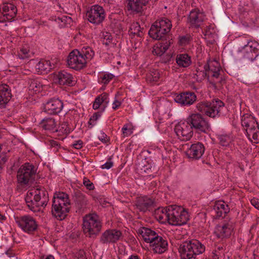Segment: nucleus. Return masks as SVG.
Instances as JSON below:
<instances>
[{
	"mask_svg": "<svg viewBox=\"0 0 259 259\" xmlns=\"http://www.w3.org/2000/svg\"><path fill=\"white\" fill-rule=\"evenodd\" d=\"M113 165V163L111 161V158L109 157L107 161L101 166L102 169H109L111 168Z\"/></svg>",
	"mask_w": 259,
	"mask_h": 259,
	"instance_id": "obj_58",
	"label": "nucleus"
},
{
	"mask_svg": "<svg viewBox=\"0 0 259 259\" xmlns=\"http://www.w3.org/2000/svg\"><path fill=\"white\" fill-rule=\"evenodd\" d=\"M49 145L51 147H54V148H56L57 149V150L59 148H60V144H59V143L56 141H55L54 140H50L49 141Z\"/></svg>",
	"mask_w": 259,
	"mask_h": 259,
	"instance_id": "obj_62",
	"label": "nucleus"
},
{
	"mask_svg": "<svg viewBox=\"0 0 259 259\" xmlns=\"http://www.w3.org/2000/svg\"><path fill=\"white\" fill-rule=\"evenodd\" d=\"M167 206L165 208H158L155 212L156 218L160 221H167L169 223V216L168 215Z\"/></svg>",
	"mask_w": 259,
	"mask_h": 259,
	"instance_id": "obj_39",
	"label": "nucleus"
},
{
	"mask_svg": "<svg viewBox=\"0 0 259 259\" xmlns=\"http://www.w3.org/2000/svg\"><path fill=\"white\" fill-rule=\"evenodd\" d=\"M114 75L112 73H106L100 77V81L104 84H108L110 81L114 77Z\"/></svg>",
	"mask_w": 259,
	"mask_h": 259,
	"instance_id": "obj_50",
	"label": "nucleus"
},
{
	"mask_svg": "<svg viewBox=\"0 0 259 259\" xmlns=\"http://www.w3.org/2000/svg\"><path fill=\"white\" fill-rule=\"evenodd\" d=\"M150 246L154 253L162 254L167 250L168 242L165 238L158 235L150 243Z\"/></svg>",
	"mask_w": 259,
	"mask_h": 259,
	"instance_id": "obj_21",
	"label": "nucleus"
},
{
	"mask_svg": "<svg viewBox=\"0 0 259 259\" xmlns=\"http://www.w3.org/2000/svg\"><path fill=\"white\" fill-rule=\"evenodd\" d=\"M8 159V157L6 153L2 152L0 154V173L4 168Z\"/></svg>",
	"mask_w": 259,
	"mask_h": 259,
	"instance_id": "obj_51",
	"label": "nucleus"
},
{
	"mask_svg": "<svg viewBox=\"0 0 259 259\" xmlns=\"http://www.w3.org/2000/svg\"><path fill=\"white\" fill-rule=\"evenodd\" d=\"M86 16L88 21L95 25L102 23L105 18L104 9L99 5L92 6L87 11Z\"/></svg>",
	"mask_w": 259,
	"mask_h": 259,
	"instance_id": "obj_12",
	"label": "nucleus"
},
{
	"mask_svg": "<svg viewBox=\"0 0 259 259\" xmlns=\"http://www.w3.org/2000/svg\"><path fill=\"white\" fill-rule=\"evenodd\" d=\"M79 52L80 55L84 58L86 63L93 58L95 54L94 51L89 47H83Z\"/></svg>",
	"mask_w": 259,
	"mask_h": 259,
	"instance_id": "obj_38",
	"label": "nucleus"
},
{
	"mask_svg": "<svg viewBox=\"0 0 259 259\" xmlns=\"http://www.w3.org/2000/svg\"><path fill=\"white\" fill-rule=\"evenodd\" d=\"M40 126L45 130L55 132L57 131V122L52 117L44 118L39 123Z\"/></svg>",
	"mask_w": 259,
	"mask_h": 259,
	"instance_id": "obj_34",
	"label": "nucleus"
},
{
	"mask_svg": "<svg viewBox=\"0 0 259 259\" xmlns=\"http://www.w3.org/2000/svg\"><path fill=\"white\" fill-rule=\"evenodd\" d=\"M135 205L140 211L146 212L153 209L155 206V201L152 197L143 196L137 198Z\"/></svg>",
	"mask_w": 259,
	"mask_h": 259,
	"instance_id": "obj_18",
	"label": "nucleus"
},
{
	"mask_svg": "<svg viewBox=\"0 0 259 259\" xmlns=\"http://www.w3.org/2000/svg\"><path fill=\"white\" fill-rule=\"evenodd\" d=\"M172 27L171 21L163 17L156 20L149 30L150 37L161 41H172L170 31Z\"/></svg>",
	"mask_w": 259,
	"mask_h": 259,
	"instance_id": "obj_2",
	"label": "nucleus"
},
{
	"mask_svg": "<svg viewBox=\"0 0 259 259\" xmlns=\"http://www.w3.org/2000/svg\"><path fill=\"white\" fill-rule=\"evenodd\" d=\"M196 100V95L192 92H182L174 97L175 101L182 106H189L193 104Z\"/></svg>",
	"mask_w": 259,
	"mask_h": 259,
	"instance_id": "obj_16",
	"label": "nucleus"
},
{
	"mask_svg": "<svg viewBox=\"0 0 259 259\" xmlns=\"http://www.w3.org/2000/svg\"><path fill=\"white\" fill-rule=\"evenodd\" d=\"M186 121L190 125L192 129L198 133H208L210 130V125L205 118L200 113H193L189 115Z\"/></svg>",
	"mask_w": 259,
	"mask_h": 259,
	"instance_id": "obj_9",
	"label": "nucleus"
},
{
	"mask_svg": "<svg viewBox=\"0 0 259 259\" xmlns=\"http://www.w3.org/2000/svg\"><path fill=\"white\" fill-rule=\"evenodd\" d=\"M196 108L202 114L213 119L224 116L226 110L224 103L219 99L211 102H200L197 104Z\"/></svg>",
	"mask_w": 259,
	"mask_h": 259,
	"instance_id": "obj_3",
	"label": "nucleus"
},
{
	"mask_svg": "<svg viewBox=\"0 0 259 259\" xmlns=\"http://www.w3.org/2000/svg\"><path fill=\"white\" fill-rule=\"evenodd\" d=\"M176 63L180 67H187L191 64V57L187 54H180L177 56Z\"/></svg>",
	"mask_w": 259,
	"mask_h": 259,
	"instance_id": "obj_35",
	"label": "nucleus"
},
{
	"mask_svg": "<svg viewBox=\"0 0 259 259\" xmlns=\"http://www.w3.org/2000/svg\"><path fill=\"white\" fill-rule=\"evenodd\" d=\"M218 139L220 144L223 146H228L231 141L230 137L227 135H220Z\"/></svg>",
	"mask_w": 259,
	"mask_h": 259,
	"instance_id": "obj_48",
	"label": "nucleus"
},
{
	"mask_svg": "<svg viewBox=\"0 0 259 259\" xmlns=\"http://www.w3.org/2000/svg\"><path fill=\"white\" fill-rule=\"evenodd\" d=\"M238 52L244 59L251 62L256 60L259 57V43L255 40H248L246 45L239 48Z\"/></svg>",
	"mask_w": 259,
	"mask_h": 259,
	"instance_id": "obj_10",
	"label": "nucleus"
},
{
	"mask_svg": "<svg viewBox=\"0 0 259 259\" xmlns=\"http://www.w3.org/2000/svg\"><path fill=\"white\" fill-rule=\"evenodd\" d=\"M174 131L178 138L182 141L189 140L193 134V130L187 121L177 124Z\"/></svg>",
	"mask_w": 259,
	"mask_h": 259,
	"instance_id": "obj_14",
	"label": "nucleus"
},
{
	"mask_svg": "<svg viewBox=\"0 0 259 259\" xmlns=\"http://www.w3.org/2000/svg\"><path fill=\"white\" fill-rule=\"evenodd\" d=\"M241 123L248 139L254 143H259V125L255 118L245 114L241 118Z\"/></svg>",
	"mask_w": 259,
	"mask_h": 259,
	"instance_id": "obj_6",
	"label": "nucleus"
},
{
	"mask_svg": "<svg viewBox=\"0 0 259 259\" xmlns=\"http://www.w3.org/2000/svg\"><path fill=\"white\" fill-rule=\"evenodd\" d=\"M224 248L223 245H218L216 246L215 249L213 250L214 253H220V255H224Z\"/></svg>",
	"mask_w": 259,
	"mask_h": 259,
	"instance_id": "obj_60",
	"label": "nucleus"
},
{
	"mask_svg": "<svg viewBox=\"0 0 259 259\" xmlns=\"http://www.w3.org/2000/svg\"><path fill=\"white\" fill-rule=\"evenodd\" d=\"M42 84L37 79H32L29 82V90H32L34 92H39L42 88Z\"/></svg>",
	"mask_w": 259,
	"mask_h": 259,
	"instance_id": "obj_43",
	"label": "nucleus"
},
{
	"mask_svg": "<svg viewBox=\"0 0 259 259\" xmlns=\"http://www.w3.org/2000/svg\"><path fill=\"white\" fill-rule=\"evenodd\" d=\"M118 94V93L115 95V99L112 104V108L114 110H117L120 106L122 103L121 100L117 99Z\"/></svg>",
	"mask_w": 259,
	"mask_h": 259,
	"instance_id": "obj_56",
	"label": "nucleus"
},
{
	"mask_svg": "<svg viewBox=\"0 0 259 259\" xmlns=\"http://www.w3.org/2000/svg\"><path fill=\"white\" fill-rule=\"evenodd\" d=\"M138 233L142 236L145 242L149 243L159 235L155 231L144 227L140 228Z\"/></svg>",
	"mask_w": 259,
	"mask_h": 259,
	"instance_id": "obj_27",
	"label": "nucleus"
},
{
	"mask_svg": "<svg viewBox=\"0 0 259 259\" xmlns=\"http://www.w3.org/2000/svg\"><path fill=\"white\" fill-rule=\"evenodd\" d=\"M195 75L197 76V79L200 81L204 79L207 76H209L207 71L204 69V70L202 71L197 70Z\"/></svg>",
	"mask_w": 259,
	"mask_h": 259,
	"instance_id": "obj_53",
	"label": "nucleus"
},
{
	"mask_svg": "<svg viewBox=\"0 0 259 259\" xmlns=\"http://www.w3.org/2000/svg\"><path fill=\"white\" fill-rule=\"evenodd\" d=\"M79 50L75 49L71 52L68 56V66L76 70L83 69L86 65L85 59L80 55Z\"/></svg>",
	"mask_w": 259,
	"mask_h": 259,
	"instance_id": "obj_13",
	"label": "nucleus"
},
{
	"mask_svg": "<svg viewBox=\"0 0 259 259\" xmlns=\"http://www.w3.org/2000/svg\"><path fill=\"white\" fill-rule=\"evenodd\" d=\"M55 67V64L49 60H41L35 65L38 73L47 74Z\"/></svg>",
	"mask_w": 259,
	"mask_h": 259,
	"instance_id": "obj_29",
	"label": "nucleus"
},
{
	"mask_svg": "<svg viewBox=\"0 0 259 259\" xmlns=\"http://www.w3.org/2000/svg\"><path fill=\"white\" fill-rule=\"evenodd\" d=\"M83 184L86 188L89 190H93L95 189L94 184L90 181V180L87 178H84L83 180Z\"/></svg>",
	"mask_w": 259,
	"mask_h": 259,
	"instance_id": "obj_54",
	"label": "nucleus"
},
{
	"mask_svg": "<svg viewBox=\"0 0 259 259\" xmlns=\"http://www.w3.org/2000/svg\"><path fill=\"white\" fill-rule=\"evenodd\" d=\"M63 107V104L59 99L52 98L45 105V111L49 114L56 115L60 113Z\"/></svg>",
	"mask_w": 259,
	"mask_h": 259,
	"instance_id": "obj_22",
	"label": "nucleus"
},
{
	"mask_svg": "<svg viewBox=\"0 0 259 259\" xmlns=\"http://www.w3.org/2000/svg\"><path fill=\"white\" fill-rule=\"evenodd\" d=\"M229 211L230 207L225 201H218L213 206L212 213L215 219H223Z\"/></svg>",
	"mask_w": 259,
	"mask_h": 259,
	"instance_id": "obj_23",
	"label": "nucleus"
},
{
	"mask_svg": "<svg viewBox=\"0 0 259 259\" xmlns=\"http://www.w3.org/2000/svg\"><path fill=\"white\" fill-rule=\"evenodd\" d=\"M204 38L207 40L208 44L212 45L215 42L216 34L210 26H207L203 32Z\"/></svg>",
	"mask_w": 259,
	"mask_h": 259,
	"instance_id": "obj_37",
	"label": "nucleus"
},
{
	"mask_svg": "<svg viewBox=\"0 0 259 259\" xmlns=\"http://www.w3.org/2000/svg\"><path fill=\"white\" fill-rule=\"evenodd\" d=\"M203 16L197 11L192 10L188 17V22L192 27H199L203 21Z\"/></svg>",
	"mask_w": 259,
	"mask_h": 259,
	"instance_id": "obj_28",
	"label": "nucleus"
},
{
	"mask_svg": "<svg viewBox=\"0 0 259 259\" xmlns=\"http://www.w3.org/2000/svg\"><path fill=\"white\" fill-rule=\"evenodd\" d=\"M102 38L103 44L106 46H109L112 44L113 37L109 32L107 31L103 32Z\"/></svg>",
	"mask_w": 259,
	"mask_h": 259,
	"instance_id": "obj_45",
	"label": "nucleus"
},
{
	"mask_svg": "<svg viewBox=\"0 0 259 259\" xmlns=\"http://www.w3.org/2000/svg\"><path fill=\"white\" fill-rule=\"evenodd\" d=\"M192 39L190 34L180 36L179 37V44L181 46H186L190 44Z\"/></svg>",
	"mask_w": 259,
	"mask_h": 259,
	"instance_id": "obj_47",
	"label": "nucleus"
},
{
	"mask_svg": "<svg viewBox=\"0 0 259 259\" xmlns=\"http://www.w3.org/2000/svg\"><path fill=\"white\" fill-rule=\"evenodd\" d=\"M159 77L158 70L153 69L147 74L146 80L150 83H155L158 81Z\"/></svg>",
	"mask_w": 259,
	"mask_h": 259,
	"instance_id": "obj_41",
	"label": "nucleus"
},
{
	"mask_svg": "<svg viewBox=\"0 0 259 259\" xmlns=\"http://www.w3.org/2000/svg\"><path fill=\"white\" fill-rule=\"evenodd\" d=\"M150 0H125L126 8L131 13H142Z\"/></svg>",
	"mask_w": 259,
	"mask_h": 259,
	"instance_id": "obj_19",
	"label": "nucleus"
},
{
	"mask_svg": "<svg viewBox=\"0 0 259 259\" xmlns=\"http://www.w3.org/2000/svg\"><path fill=\"white\" fill-rule=\"evenodd\" d=\"M103 111L102 110L101 111L95 112L91 117L90 120L88 122L89 125H91V127H93L96 124V121L101 117Z\"/></svg>",
	"mask_w": 259,
	"mask_h": 259,
	"instance_id": "obj_49",
	"label": "nucleus"
},
{
	"mask_svg": "<svg viewBox=\"0 0 259 259\" xmlns=\"http://www.w3.org/2000/svg\"><path fill=\"white\" fill-rule=\"evenodd\" d=\"M71 131L72 128L69 127L68 123L66 121H63L57 127V131L56 132H60L63 134L68 135Z\"/></svg>",
	"mask_w": 259,
	"mask_h": 259,
	"instance_id": "obj_42",
	"label": "nucleus"
},
{
	"mask_svg": "<svg viewBox=\"0 0 259 259\" xmlns=\"http://www.w3.org/2000/svg\"><path fill=\"white\" fill-rule=\"evenodd\" d=\"M83 142L81 140H78L74 142L72 144V147L76 149H80L82 147Z\"/></svg>",
	"mask_w": 259,
	"mask_h": 259,
	"instance_id": "obj_61",
	"label": "nucleus"
},
{
	"mask_svg": "<svg viewBox=\"0 0 259 259\" xmlns=\"http://www.w3.org/2000/svg\"><path fill=\"white\" fill-rule=\"evenodd\" d=\"M221 68L220 63L215 61L205 64L204 66V69L207 71L208 75L210 74L215 78L219 77Z\"/></svg>",
	"mask_w": 259,
	"mask_h": 259,
	"instance_id": "obj_31",
	"label": "nucleus"
},
{
	"mask_svg": "<svg viewBox=\"0 0 259 259\" xmlns=\"http://www.w3.org/2000/svg\"><path fill=\"white\" fill-rule=\"evenodd\" d=\"M28 207L33 212H37L41 207H45L49 201V194L44 188L29 190L25 197Z\"/></svg>",
	"mask_w": 259,
	"mask_h": 259,
	"instance_id": "obj_1",
	"label": "nucleus"
},
{
	"mask_svg": "<svg viewBox=\"0 0 259 259\" xmlns=\"http://www.w3.org/2000/svg\"><path fill=\"white\" fill-rule=\"evenodd\" d=\"M11 97L10 88L6 84L0 85V105L7 104Z\"/></svg>",
	"mask_w": 259,
	"mask_h": 259,
	"instance_id": "obj_30",
	"label": "nucleus"
},
{
	"mask_svg": "<svg viewBox=\"0 0 259 259\" xmlns=\"http://www.w3.org/2000/svg\"><path fill=\"white\" fill-rule=\"evenodd\" d=\"M54 80L61 85L73 86L75 83L72 75L64 70L54 73Z\"/></svg>",
	"mask_w": 259,
	"mask_h": 259,
	"instance_id": "obj_20",
	"label": "nucleus"
},
{
	"mask_svg": "<svg viewBox=\"0 0 259 259\" xmlns=\"http://www.w3.org/2000/svg\"><path fill=\"white\" fill-rule=\"evenodd\" d=\"M37 168L32 163L26 162L18 169L17 179L18 184L21 187L31 185L35 180Z\"/></svg>",
	"mask_w": 259,
	"mask_h": 259,
	"instance_id": "obj_5",
	"label": "nucleus"
},
{
	"mask_svg": "<svg viewBox=\"0 0 259 259\" xmlns=\"http://www.w3.org/2000/svg\"><path fill=\"white\" fill-rule=\"evenodd\" d=\"M17 225L25 233L32 234L37 230L38 225L36 220L31 215H24L15 218Z\"/></svg>",
	"mask_w": 259,
	"mask_h": 259,
	"instance_id": "obj_11",
	"label": "nucleus"
},
{
	"mask_svg": "<svg viewBox=\"0 0 259 259\" xmlns=\"http://www.w3.org/2000/svg\"><path fill=\"white\" fill-rule=\"evenodd\" d=\"M31 53L29 50L26 47L20 48L18 52V56L21 59H28L31 57Z\"/></svg>",
	"mask_w": 259,
	"mask_h": 259,
	"instance_id": "obj_44",
	"label": "nucleus"
},
{
	"mask_svg": "<svg viewBox=\"0 0 259 259\" xmlns=\"http://www.w3.org/2000/svg\"><path fill=\"white\" fill-rule=\"evenodd\" d=\"M70 207H65L58 208V211L55 213L54 208L52 207L51 212L54 217L58 220L62 221L66 217L68 213L69 212Z\"/></svg>",
	"mask_w": 259,
	"mask_h": 259,
	"instance_id": "obj_36",
	"label": "nucleus"
},
{
	"mask_svg": "<svg viewBox=\"0 0 259 259\" xmlns=\"http://www.w3.org/2000/svg\"><path fill=\"white\" fill-rule=\"evenodd\" d=\"M205 151V147L203 144L197 142L191 145L190 148L186 151V155L188 158L198 159L201 157Z\"/></svg>",
	"mask_w": 259,
	"mask_h": 259,
	"instance_id": "obj_24",
	"label": "nucleus"
},
{
	"mask_svg": "<svg viewBox=\"0 0 259 259\" xmlns=\"http://www.w3.org/2000/svg\"><path fill=\"white\" fill-rule=\"evenodd\" d=\"M75 256L78 259H87L85 252L83 249H80L77 252H76Z\"/></svg>",
	"mask_w": 259,
	"mask_h": 259,
	"instance_id": "obj_59",
	"label": "nucleus"
},
{
	"mask_svg": "<svg viewBox=\"0 0 259 259\" xmlns=\"http://www.w3.org/2000/svg\"><path fill=\"white\" fill-rule=\"evenodd\" d=\"M70 201L68 195L63 192H56L54 193L52 207L54 208L55 213L58 211V208L63 206L71 207Z\"/></svg>",
	"mask_w": 259,
	"mask_h": 259,
	"instance_id": "obj_15",
	"label": "nucleus"
},
{
	"mask_svg": "<svg viewBox=\"0 0 259 259\" xmlns=\"http://www.w3.org/2000/svg\"><path fill=\"white\" fill-rule=\"evenodd\" d=\"M251 204L259 210V199L253 198L251 200Z\"/></svg>",
	"mask_w": 259,
	"mask_h": 259,
	"instance_id": "obj_63",
	"label": "nucleus"
},
{
	"mask_svg": "<svg viewBox=\"0 0 259 259\" xmlns=\"http://www.w3.org/2000/svg\"><path fill=\"white\" fill-rule=\"evenodd\" d=\"M172 55L171 54H166L162 56L160 58V61L163 63H169L172 58Z\"/></svg>",
	"mask_w": 259,
	"mask_h": 259,
	"instance_id": "obj_57",
	"label": "nucleus"
},
{
	"mask_svg": "<svg viewBox=\"0 0 259 259\" xmlns=\"http://www.w3.org/2000/svg\"><path fill=\"white\" fill-rule=\"evenodd\" d=\"M4 20L11 21L15 18L17 12L16 7L11 3H5L1 6Z\"/></svg>",
	"mask_w": 259,
	"mask_h": 259,
	"instance_id": "obj_26",
	"label": "nucleus"
},
{
	"mask_svg": "<svg viewBox=\"0 0 259 259\" xmlns=\"http://www.w3.org/2000/svg\"><path fill=\"white\" fill-rule=\"evenodd\" d=\"M102 223L95 213L86 215L83 220L82 229L84 234L90 238H95L101 230Z\"/></svg>",
	"mask_w": 259,
	"mask_h": 259,
	"instance_id": "obj_7",
	"label": "nucleus"
},
{
	"mask_svg": "<svg viewBox=\"0 0 259 259\" xmlns=\"http://www.w3.org/2000/svg\"><path fill=\"white\" fill-rule=\"evenodd\" d=\"M172 41H161L153 47L152 53L154 55L161 56L169 48Z\"/></svg>",
	"mask_w": 259,
	"mask_h": 259,
	"instance_id": "obj_33",
	"label": "nucleus"
},
{
	"mask_svg": "<svg viewBox=\"0 0 259 259\" xmlns=\"http://www.w3.org/2000/svg\"><path fill=\"white\" fill-rule=\"evenodd\" d=\"M108 96V94L106 93H103L100 95H99V97H100L101 100H102L101 102H103V108L102 111L104 110L107 104L109 102Z\"/></svg>",
	"mask_w": 259,
	"mask_h": 259,
	"instance_id": "obj_55",
	"label": "nucleus"
},
{
	"mask_svg": "<svg viewBox=\"0 0 259 259\" xmlns=\"http://www.w3.org/2000/svg\"><path fill=\"white\" fill-rule=\"evenodd\" d=\"M74 201L76 206L79 209H83L88 204L86 196L79 191L74 192L73 196Z\"/></svg>",
	"mask_w": 259,
	"mask_h": 259,
	"instance_id": "obj_32",
	"label": "nucleus"
},
{
	"mask_svg": "<svg viewBox=\"0 0 259 259\" xmlns=\"http://www.w3.org/2000/svg\"><path fill=\"white\" fill-rule=\"evenodd\" d=\"M233 229L232 223L228 222L222 225H217L215 228L214 234L218 238H227L230 236Z\"/></svg>",
	"mask_w": 259,
	"mask_h": 259,
	"instance_id": "obj_25",
	"label": "nucleus"
},
{
	"mask_svg": "<svg viewBox=\"0 0 259 259\" xmlns=\"http://www.w3.org/2000/svg\"><path fill=\"white\" fill-rule=\"evenodd\" d=\"M169 224L171 225L181 226L186 224L189 220L188 211L180 206L176 205L167 206Z\"/></svg>",
	"mask_w": 259,
	"mask_h": 259,
	"instance_id": "obj_8",
	"label": "nucleus"
},
{
	"mask_svg": "<svg viewBox=\"0 0 259 259\" xmlns=\"http://www.w3.org/2000/svg\"><path fill=\"white\" fill-rule=\"evenodd\" d=\"M128 32L134 35L141 37L143 35V32L140 25L138 22H133L131 25Z\"/></svg>",
	"mask_w": 259,
	"mask_h": 259,
	"instance_id": "obj_40",
	"label": "nucleus"
},
{
	"mask_svg": "<svg viewBox=\"0 0 259 259\" xmlns=\"http://www.w3.org/2000/svg\"><path fill=\"white\" fill-rule=\"evenodd\" d=\"M181 259H195L205 250V245L196 239L186 241L178 248Z\"/></svg>",
	"mask_w": 259,
	"mask_h": 259,
	"instance_id": "obj_4",
	"label": "nucleus"
},
{
	"mask_svg": "<svg viewBox=\"0 0 259 259\" xmlns=\"http://www.w3.org/2000/svg\"><path fill=\"white\" fill-rule=\"evenodd\" d=\"M122 233L116 229H108L101 235L100 242L102 244L114 243L122 237Z\"/></svg>",
	"mask_w": 259,
	"mask_h": 259,
	"instance_id": "obj_17",
	"label": "nucleus"
},
{
	"mask_svg": "<svg viewBox=\"0 0 259 259\" xmlns=\"http://www.w3.org/2000/svg\"><path fill=\"white\" fill-rule=\"evenodd\" d=\"M122 137H126L131 135L133 133L132 125L130 123L124 124L121 128Z\"/></svg>",
	"mask_w": 259,
	"mask_h": 259,
	"instance_id": "obj_46",
	"label": "nucleus"
},
{
	"mask_svg": "<svg viewBox=\"0 0 259 259\" xmlns=\"http://www.w3.org/2000/svg\"><path fill=\"white\" fill-rule=\"evenodd\" d=\"M101 100L99 96H98L97 98H96L93 105V108L95 110H97L100 108L101 106L102 108V110L103 108V103L101 102Z\"/></svg>",
	"mask_w": 259,
	"mask_h": 259,
	"instance_id": "obj_52",
	"label": "nucleus"
},
{
	"mask_svg": "<svg viewBox=\"0 0 259 259\" xmlns=\"http://www.w3.org/2000/svg\"><path fill=\"white\" fill-rule=\"evenodd\" d=\"M107 135L103 132L101 133V135L99 136V140L103 143L106 142Z\"/></svg>",
	"mask_w": 259,
	"mask_h": 259,
	"instance_id": "obj_64",
	"label": "nucleus"
}]
</instances>
